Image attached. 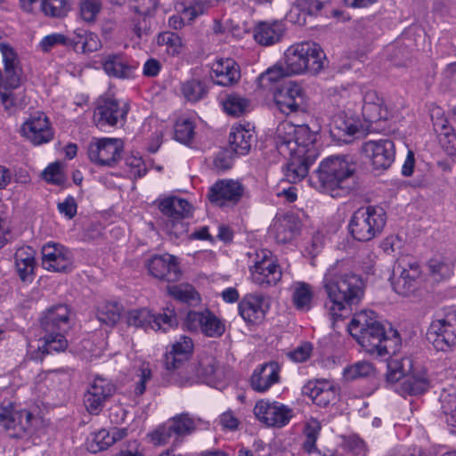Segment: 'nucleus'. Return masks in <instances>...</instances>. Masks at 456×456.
Returning a JSON list of instances; mask_svg holds the SVG:
<instances>
[{"instance_id": "obj_1", "label": "nucleus", "mask_w": 456, "mask_h": 456, "mask_svg": "<svg viewBox=\"0 0 456 456\" xmlns=\"http://www.w3.org/2000/svg\"><path fill=\"white\" fill-rule=\"evenodd\" d=\"M314 142L315 134L307 126L278 125L275 143L280 154L288 158L284 175L289 183H296L307 175L315 159Z\"/></svg>"}, {"instance_id": "obj_2", "label": "nucleus", "mask_w": 456, "mask_h": 456, "mask_svg": "<svg viewBox=\"0 0 456 456\" xmlns=\"http://www.w3.org/2000/svg\"><path fill=\"white\" fill-rule=\"evenodd\" d=\"M322 286L331 304L329 311L333 320L342 317V312L347 307L358 305L365 291L363 279L354 273L343 271L338 261L325 272Z\"/></svg>"}, {"instance_id": "obj_3", "label": "nucleus", "mask_w": 456, "mask_h": 456, "mask_svg": "<svg viewBox=\"0 0 456 456\" xmlns=\"http://www.w3.org/2000/svg\"><path fill=\"white\" fill-rule=\"evenodd\" d=\"M350 335L370 354L383 356L395 354L400 345L399 333L390 330L387 335L375 312L356 313L347 326Z\"/></svg>"}, {"instance_id": "obj_4", "label": "nucleus", "mask_w": 456, "mask_h": 456, "mask_svg": "<svg viewBox=\"0 0 456 456\" xmlns=\"http://www.w3.org/2000/svg\"><path fill=\"white\" fill-rule=\"evenodd\" d=\"M357 163L350 155H332L326 158L317 170L315 188L332 198L347 195L357 186Z\"/></svg>"}, {"instance_id": "obj_5", "label": "nucleus", "mask_w": 456, "mask_h": 456, "mask_svg": "<svg viewBox=\"0 0 456 456\" xmlns=\"http://www.w3.org/2000/svg\"><path fill=\"white\" fill-rule=\"evenodd\" d=\"M325 54L314 42H302L289 46L284 53L289 74H317L324 68Z\"/></svg>"}, {"instance_id": "obj_6", "label": "nucleus", "mask_w": 456, "mask_h": 456, "mask_svg": "<svg viewBox=\"0 0 456 456\" xmlns=\"http://www.w3.org/2000/svg\"><path fill=\"white\" fill-rule=\"evenodd\" d=\"M386 223L387 214L381 207H362L354 212L348 229L354 240L367 242L381 234Z\"/></svg>"}, {"instance_id": "obj_7", "label": "nucleus", "mask_w": 456, "mask_h": 456, "mask_svg": "<svg viewBox=\"0 0 456 456\" xmlns=\"http://www.w3.org/2000/svg\"><path fill=\"white\" fill-rule=\"evenodd\" d=\"M127 324L145 330L151 329L155 331L167 332L178 325L175 307L167 305L163 312L153 314L147 308L134 309L127 313Z\"/></svg>"}, {"instance_id": "obj_8", "label": "nucleus", "mask_w": 456, "mask_h": 456, "mask_svg": "<svg viewBox=\"0 0 456 456\" xmlns=\"http://www.w3.org/2000/svg\"><path fill=\"white\" fill-rule=\"evenodd\" d=\"M428 340L437 351L448 352L456 346V310L434 320L427 331Z\"/></svg>"}, {"instance_id": "obj_9", "label": "nucleus", "mask_w": 456, "mask_h": 456, "mask_svg": "<svg viewBox=\"0 0 456 456\" xmlns=\"http://www.w3.org/2000/svg\"><path fill=\"white\" fill-rule=\"evenodd\" d=\"M422 272L419 263L415 261L400 260L394 271L392 286L394 290L402 296H410L420 285Z\"/></svg>"}, {"instance_id": "obj_10", "label": "nucleus", "mask_w": 456, "mask_h": 456, "mask_svg": "<svg viewBox=\"0 0 456 456\" xmlns=\"http://www.w3.org/2000/svg\"><path fill=\"white\" fill-rule=\"evenodd\" d=\"M123 142L116 138L94 139L88 145L90 160L98 166L112 167L121 158Z\"/></svg>"}, {"instance_id": "obj_11", "label": "nucleus", "mask_w": 456, "mask_h": 456, "mask_svg": "<svg viewBox=\"0 0 456 456\" xmlns=\"http://www.w3.org/2000/svg\"><path fill=\"white\" fill-rule=\"evenodd\" d=\"M115 392L116 387L111 381L96 377L89 384L84 395V404L86 411L92 415H98Z\"/></svg>"}, {"instance_id": "obj_12", "label": "nucleus", "mask_w": 456, "mask_h": 456, "mask_svg": "<svg viewBox=\"0 0 456 456\" xmlns=\"http://www.w3.org/2000/svg\"><path fill=\"white\" fill-rule=\"evenodd\" d=\"M33 416L28 411H15L12 403L0 406V427L13 438L23 437L31 428Z\"/></svg>"}, {"instance_id": "obj_13", "label": "nucleus", "mask_w": 456, "mask_h": 456, "mask_svg": "<svg viewBox=\"0 0 456 456\" xmlns=\"http://www.w3.org/2000/svg\"><path fill=\"white\" fill-rule=\"evenodd\" d=\"M270 251L256 252L254 265L250 268L252 281L262 288L275 285L281 279V270L269 256Z\"/></svg>"}, {"instance_id": "obj_14", "label": "nucleus", "mask_w": 456, "mask_h": 456, "mask_svg": "<svg viewBox=\"0 0 456 456\" xmlns=\"http://www.w3.org/2000/svg\"><path fill=\"white\" fill-rule=\"evenodd\" d=\"M184 325L188 330L200 331L209 338H219L225 331L224 323L209 310L190 311L185 317Z\"/></svg>"}, {"instance_id": "obj_15", "label": "nucleus", "mask_w": 456, "mask_h": 456, "mask_svg": "<svg viewBox=\"0 0 456 456\" xmlns=\"http://www.w3.org/2000/svg\"><path fill=\"white\" fill-rule=\"evenodd\" d=\"M274 102L280 111L285 115L305 111V96L301 86L289 82L274 93Z\"/></svg>"}, {"instance_id": "obj_16", "label": "nucleus", "mask_w": 456, "mask_h": 456, "mask_svg": "<svg viewBox=\"0 0 456 456\" xmlns=\"http://www.w3.org/2000/svg\"><path fill=\"white\" fill-rule=\"evenodd\" d=\"M362 151L376 170H387L395 160V144L388 139L365 142Z\"/></svg>"}, {"instance_id": "obj_17", "label": "nucleus", "mask_w": 456, "mask_h": 456, "mask_svg": "<svg viewBox=\"0 0 456 456\" xmlns=\"http://www.w3.org/2000/svg\"><path fill=\"white\" fill-rule=\"evenodd\" d=\"M254 414L266 426L281 428L292 418V410L277 402L261 400L256 403Z\"/></svg>"}, {"instance_id": "obj_18", "label": "nucleus", "mask_w": 456, "mask_h": 456, "mask_svg": "<svg viewBox=\"0 0 456 456\" xmlns=\"http://www.w3.org/2000/svg\"><path fill=\"white\" fill-rule=\"evenodd\" d=\"M42 265L48 271L68 273L73 267V255L61 244L47 243L42 248Z\"/></svg>"}, {"instance_id": "obj_19", "label": "nucleus", "mask_w": 456, "mask_h": 456, "mask_svg": "<svg viewBox=\"0 0 456 456\" xmlns=\"http://www.w3.org/2000/svg\"><path fill=\"white\" fill-rule=\"evenodd\" d=\"M244 193V187L238 181L219 180L209 189L210 202L219 207L237 204Z\"/></svg>"}, {"instance_id": "obj_20", "label": "nucleus", "mask_w": 456, "mask_h": 456, "mask_svg": "<svg viewBox=\"0 0 456 456\" xmlns=\"http://www.w3.org/2000/svg\"><path fill=\"white\" fill-rule=\"evenodd\" d=\"M21 132L36 145L50 142L53 132L47 116L44 112H36L23 123Z\"/></svg>"}, {"instance_id": "obj_21", "label": "nucleus", "mask_w": 456, "mask_h": 456, "mask_svg": "<svg viewBox=\"0 0 456 456\" xmlns=\"http://www.w3.org/2000/svg\"><path fill=\"white\" fill-rule=\"evenodd\" d=\"M146 267L151 276L167 282L177 281L182 275L175 257L168 254L153 256Z\"/></svg>"}, {"instance_id": "obj_22", "label": "nucleus", "mask_w": 456, "mask_h": 456, "mask_svg": "<svg viewBox=\"0 0 456 456\" xmlns=\"http://www.w3.org/2000/svg\"><path fill=\"white\" fill-rule=\"evenodd\" d=\"M127 110L120 108L118 101L105 98L99 102L94 112V123L100 130L114 126L119 119H124Z\"/></svg>"}, {"instance_id": "obj_23", "label": "nucleus", "mask_w": 456, "mask_h": 456, "mask_svg": "<svg viewBox=\"0 0 456 456\" xmlns=\"http://www.w3.org/2000/svg\"><path fill=\"white\" fill-rule=\"evenodd\" d=\"M303 393L320 407H327L335 403L338 395V387L326 379L308 381L303 387Z\"/></svg>"}, {"instance_id": "obj_24", "label": "nucleus", "mask_w": 456, "mask_h": 456, "mask_svg": "<svg viewBox=\"0 0 456 456\" xmlns=\"http://www.w3.org/2000/svg\"><path fill=\"white\" fill-rule=\"evenodd\" d=\"M102 66L108 76L126 79L133 76L138 64L123 53H110L102 58Z\"/></svg>"}, {"instance_id": "obj_25", "label": "nucleus", "mask_w": 456, "mask_h": 456, "mask_svg": "<svg viewBox=\"0 0 456 456\" xmlns=\"http://www.w3.org/2000/svg\"><path fill=\"white\" fill-rule=\"evenodd\" d=\"M0 52L3 57L4 82L12 88L20 85L22 68L15 50L7 43H0Z\"/></svg>"}, {"instance_id": "obj_26", "label": "nucleus", "mask_w": 456, "mask_h": 456, "mask_svg": "<svg viewBox=\"0 0 456 456\" xmlns=\"http://www.w3.org/2000/svg\"><path fill=\"white\" fill-rule=\"evenodd\" d=\"M362 112L364 119L368 122L387 120L389 118L384 99L373 89L362 91Z\"/></svg>"}, {"instance_id": "obj_27", "label": "nucleus", "mask_w": 456, "mask_h": 456, "mask_svg": "<svg viewBox=\"0 0 456 456\" xmlns=\"http://www.w3.org/2000/svg\"><path fill=\"white\" fill-rule=\"evenodd\" d=\"M214 73V82L223 86H231L236 84L240 78L239 65L233 59H218L211 66Z\"/></svg>"}, {"instance_id": "obj_28", "label": "nucleus", "mask_w": 456, "mask_h": 456, "mask_svg": "<svg viewBox=\"0 0 456 456\" xmlns=\"http://www.w3.org/2000/svg\"><path fill=\"white\" fill-rule=\"evenodd\" d=\"M265 297L260 294H248L239 304V313L243 320L251 324L260 322L265 314Z\"/></svg>"}, {"instance_id": "obj_29", "label": "nucleus", "mask_w": 456, "mask_h": 456, "mask_svg": "<svg viewBox=\"0 0 456 456\" xmlns=\"http://www.w3.org/2000/svg\"><path fill=\"white\" fill-rule=\"evenodd\" d=\"M193 351V342L190 337L181 336L165 355V365L167 370L179 369L189 360Z\"/></svg>"}, {"instance_id": "obj_30", "label": "nucleus", "mask_w": 456, "mask_h": 456, "mask_svg": "<svg viewBox=\"0 0 456 456\" xmlns=\"http://www.w3.org/2000/svg\"><path fill=\"white\" fill-rule=\"evenodd\" d=\"M280 366L275 362L261 365L254 370L250 384L256 392H265L280 380Z\"/></svg>"}, {"instance_id": "obj_31", "label": "nucleus", "mask_w": 456, "mask_h": 456, "mask_svg": "<svg viewBox=\"0 0 456 456\" xmlns=\"http://www.w3.org/2000/svg\"><path fill=\"white\" fill-rule=\"evenodd\" d=\"M298 230V219L293 215L285 214L274 220L270 233L278 243H288L294 239Z\"/></svg>"}, {"instance_id": "obj_32", "label": "nucleus", "mask_w": 456, "mask_h": 456, "mask_svg": "<svg viewBox=\"0 0 456 456\" xmlns=\"http://www.w3.org/2000/svg\"><path fill=\"white\" fill-rule=\"evenodd\" d=\"M159 208L173 226L180 220L189 217L191 211V206L186 200L175 196L162 200Z\"/></svg>"}, {"instance_id": "obj_33", "label": "nucleus", "mask_w": 456, "mask_h": 456, "mask_svg": "<svg viewBox=\"0 0 456 456\" xmlns=\"http://www.w3.org/2000/svg\"><path fill=\"white\" fill-rule=\"evenodd\" d=\"M429 380L423 369H416L411 374L405 375L400 384L398 393L403 395H418L428 391Z\"/></svg>"}, {"instance_id": "obj_34", "label": "nucleus", "mask_w": 456, "mask_h": 456, "mask_svg": "<svg viewBox=\"0 0 456 456\" xmlns=\"http://www.w3.org/2000/svg\"><path fill=\"white\" fill-rule=\"evenodd\" d=\"M284 33V26L280 21H261L254 28V38L262 45L269 46L278 43Z\"/></svg>"}, {"instance_id": "obj_35", "label": "nucleus", "mask_w": 456, "mask_h": 456, "mask_svg": "<svg viewBox=\"0 0 456 456\" xmlns=\"http://www.w3.org/2000/svg\"><path fill=\"white\" fill-rule=\"evenodd\" d=\"M330 0H296L289 12L291 21L298 25L305 24L306 16L316 15Z\"/></svg>"}, {"instance_id": "obj_36", "label": "nucleus", "mask_w": 456, "mask_h": 456, "mask_svg": "<svg viewBox=\"0 0 456 456\" xmlns=\"http://www.w3.org/2000/svg\"><path fill=\"white\" fill-rule=\"evenodd\" d=\"M229 142L234 152L246 155L249 152L252 143L255 142L254 132L246 129L241 125L234 126L230 133Z\"/></svg>"}, {"instance_id": "obj_37", "label": "nucleus", "mask_w": 456, "mask_h": 456, "mask_svg": "<svg viewBox=\"0 0 456 456\" xmlns=\"http://www.w3.org/2000/svg\"><path fill=\"white\" fill-rule=\"evenodd\" d=\"M69 322V309L66 305L51 307L41 319V326L45 332L61 330Z\"/></svg>"}, {"instance_id": "obj_38", "label": "nucleus", "mask_w": 456, "mask_h": 456, "mask_svg": "<svg viewBox=\"0 0 456 456\" xmlns=\"http://www.w3.org/2000/svg\"><path fill=\"white\" fill-rule=\"evenodd\" d=\"M292 302L299 311H308L312 307L314 290L310 284L295 281L290 287Z\"/></svg>"}, {"instance_id": "obj_39", "label": "nucleus", "mask_w": 456, "mask_h": 456, "mask_svg": "<svg viewBox=\"0 0 456 456\" xmlns=\"http://www.w3.org/2000/svg\"><path fill=\"white\" fill-rule=\"evenodd\" d=\"M44 341L45 344L43 347H38V350L33 353L32 357L34 359L42 360L45 354L63 352L68 347L67 339L62 334L57 332V330L45 332Z\"/></svg>"}, {"instance_id": "obj_40", "label": "nucleus", "mask_w": 456, "mask_h": 456, "mask_svg": "<svg viewBox=\"0 0 456 456\" xmlns=\"http://www.w3.org/2000/svg\"><path fill=\"white\" fill-rule=\"evenodd\" d=\"M196 375L205 381H212L221 376L219 362L214 355L202 354L195 366Z\"/></svg>"}, {"instance_id": "obj_41", "label": "nucleus", "mask_w": 456, "mask_h": 456, "mask_svg": "<svg viewBox=\"0 0 456 456\" xmlns=\"http://www.w3.org/2000/svg\"><path fill=\"white\" fill-rule=\"evenodd\" d=\"M387 368V380L391 383L403 379L405 375L411 374L416 370L411 357L392 358L388 362Z\"/></svg>"}, {"instance_id": "obj_42", "label": "nucleus", "mask_w": 456, "mask_h": 456, "mask_svg": "<svg viewBox=\"0 0 456 456\" xmlns=\"http://www.w3.org/2000/svg\"><path fill=\"white\" fill-rule=\"evenodd\" d=\"M322 425L316 419H308L304 426L303 435L305 440L302 444V449L308 454L320 455V452L316 447V441L320 436Z\"/></svg>"}, {"instance_id": "obj_43", "label": "nucleus", "mask_w": 456, "mask_h": 456, "mask_svg": "<svg viewBox=\"0 0 456 456\" xmlns=\"http://www.w3.org/2000/svg\"><path fill=\"white\" fill-rule=\"evenodd\" d=\"M181 93L186 101L197 102L208 95V87L205 81L191 78L181 85Z\"/></svg>"}, {"instance_id": "obj_44", "label": "nucleus", "mask_w": 456, "mask_h": 456, "mask_svg": "<svg viewBox=\"0 0 456 456\" xmlns=\"http://www.w3.org/2000/svg\"><path fill=\"white\" fill-rule=\"evenodd\" d=\"M15 266L20 278L25 281L32 274L35 265L33 250L30 248H20L14 255Z\"/></svg>"}, {"instance_id": "obj_45", "label": "nucleus", "mask_w": 456, "mask_h": 456, "mask_svg": "<svg viewBox=\"0 0 456 456\" xmlns=\"http://www.w3.org/2000/svg\"><path fill=\"white\" fill-rule=\"evenodd\" d=\"M167 292L175 299L190 305H196L200 300L199 293L188 283L167 286Z\"/></svg>"}, {"instance_id": "obj_46", "label": "nucleus", "mask_w": 456, "mask_h": 456, "mask_svg": "<svg viewBox=\"0 0 456 456\" xmlns=\"http://www.w3.org/2000/svg\"><path fill=\"white\" fill-rule=\"evenodd\" d=\"M102 44L94 33H77L72 37V48L83 53H93L100 49Z\"/></svg>"}, {"instance_id": "obj_47", "label": "nucleus", "mask_w": 456, "mask_h": 456, "mask_svg": "<svg viewBox=\"0 0 456 456\" xmlns=\"http://www.w3.org/2000/svg\"><path fill=\"white\" fill-rule=\"evenodd\" d=\"M249 102L241 95L232 93L225 96L222 101L224 110L230 116L240 117L244 114L248 107Z\"/></svg>"}, {"instance_id": "obj_48", "label": "nucleus", "mask_w": 456, "mask_h": 456, "mask_svg": "<svg viewBox=\"0 0 456 456\" xmlns=\"http://www.w3.org/2000/svg\"><path fill=\"white\" fill-rule=\"evenodd\" d=\"M429 273L436 281L449 279L453 273V264L442 258H433L428 264Z\"/></svg>"}, {"instance_id": "obj_49", "label": "nucleus", "mask_w": 456, "mask_h": 456, "mask_svg": "<svg viewBox=\"0 0 456 456\" xmlns=\"http://www.w3.org/2000/svg\"><path fill=\"white\" fill-rule=\"evenodd\" d=\"M195 124L185 117L179 118L175 124V139L183 144H189L194 138Z\"/></svg>"}, {"instance_id": "obj_50", "label": "nucleus", "mask_w": 456, "mask_h": 456, "mask_svg": "<svg viewBox=\"0 0 456 456\" xmlns=\"http://www.w3.org/2000/svg\"><path fill=\"white\" fill-rule=\"evenodd\" d=\"M175 430V440L179 437L190 435L197 426V420L191 418L188 413H182L174 417L170 422Z\"/></svg>"}, {"instance_id": "obj_51", "label": "nucleus", "mask_w": 456, "mask_h": 456, "mask_svg": "<svg viewBox=\"0 0 456 456\" xmlns=\"http://www.w3.org/2000/svg\"><path fill=\"white\" fill-rule=\"evenodd\" d=\"M121 314V306L118 303L107 302L100 305L97 309V318L102 323L110 326L115 325Z\"/></svg>"}, {"instance_id": "obj_52", "label": "nucleus", "mask_w": 456, "mask_h": 456, "mask_svg": "<svg viewBox=\"0 0 456 456\" xmlns=\"http://www.w3.org/2000/svg\"><path fill=\"white\" fill-rule=\"evenodd\" d=\"M158 44L167 46V52L171 55H178L184 49L182 37L175 32L165 31L158 37Z\"/></svg>"}, {"instance_id": "obj_53", "label": "nucleus", "mask_w": 456, "mask_h": 456, "mask_svg": "<svg viewBox=\"0 0 456 456\" xmlns=\"http://www.w3.org/2000/svg\"><path fill=\"white\" fill-rule=\"evenodd\" d=\"M113 444L114 440L110 437V432L101 429L91 435V438L87 441V448L91 452L96 453L108 449Z\"/></svg>"}, {"instance_id": "obj_54", "label": "nucleus", "mask_w": 456, "mask_h": 456, "mask_svg": "<svg viewBox=\"0 0 456 456\" xmlns=\"http://www.w3.org/2000/svg\"><path fill=\"white\" fill-rule=\"evenodd\" d=\"M70 9L68 0H43L41 10L45 15L53 18L66 16Z\"/></svg>"}, {"instance_id": "obj_55", "label": "nucleus", "mask_w": 456, "mask_h": 456, "mask_svg": "<svg viewBox=\"0 0 456 456\" xmlns=\"http://www.w3.org/2000/svg\"><path fill=\"white\" fill-rule=\"evenodd\" d=\"M289 74L288 68L281 65H274L273 67L268 69L265 72L262 73L259 77L260 83L262 86L268 87L271 85L279 82L281 79L287 76H290Z\"/></svg>"}, {"instance_id": "obj_56", "label": "nucleus", "mask_w": 456, "mask_h": 456, "mask_svg": "<svg viewBox=\"0 0 456 456\" xmlns=\"http://www.w3.org/2000/svg\"><path fill=\"white\" fill-rule=\"evenodd\" d=\"M373 366L368 362H358L344 370V378L354 380L358 378L367 377L373 372Z\"/></svg>"}, {"instance_id": "obj_57", "label": "nucleus", "mask_w": 456, "mask_h": 456, "mask_svg": "<svg viewBox=\"0 0 456 456\" xmlns=\"http://www.w3.org/2000/svg\"><path fill=\"white\" fill-rule=\"evenodd\" d=\"M58 45L71 46L72 37H66L63 34L54 33L45 37L40 42V47L43 52H50Z\"/></svg>"}, {"instance_id": "obj_58", "label": "nucleus", "mask_w": 456, "mask_h": 456, "mask_svg": "<svg viewBox=\"0 0 456 456\" xmlns=\"http://www.w3.org/2000/svg\"><path fill=\"white\" fill-rule=\"evenodd\" d=\"M102 10L99 0H84L80 3V15L86 21H94Z\"/></svg>"}, {"instance_id": "obj_59", "label": "nucleus", "mask_w": 456, "mask_h": 456, "mask_svg": "<svg viewBox=\"0 0 456 456\" xmlns=\"http://www.w3.org/2000/svg\"><path fill=\"white\" fill-rule=\"evenodd\" d=\"M0 100L5 110H10L12 107L21 108L25 105L24 98L18 97L12 89H2L0 91Z\"/></svg>"}, {"instance_id": "obj_60", "label": "nucleus", "mask_w": 456, "mask_h": 456, "mask_svg": "<svg viewBox=\"0 0 456 456\" xmlns=\"http://www.w3.org/2000/svg\"><path fill=\"white\" fill-rule=\"evenodd\" d=\"M443 410L446 415V421L452 427H456V394L448 395L443 404Z\"/></svg>"}, {"instance_id": "obj_61", "label": "nucleus", "mask_w": 456, "mask_h": 456, "mask_svg": "<svg viewBox=\"0 0 456 456\" xmlns=\"http://www.w3.org/2000/svg\"><path fill=\"white\" fill-rule=\"evenodd\" d=\"M336 129L338 130V134L336 135L339 137V140H342L345 142H351V137L358 132L357 125L350 120L342 121Z\"/></svg>"}, {"instance_id": "obj_62", "label": "nucleus", "mask_w": 456, "mask_h": 456, "mask_svg": "<svg viewBox=\"0 0 456 456\" xmlns=\"http://www.w3.org/2000/svg\"><path fill=\"white\" fill-rule=\"evenodd\" d=\"M175 436V430L172 428V424L169 423L167 426H163L159 428L152 435V441L156 444H166L169 442L170 438ZM177 440L175 439V442H177Z\"/></svg>"}, {"instance_id": "obj_63", "label": "nucleus", "mask_w": 456, "mask_h": 456, "mask_svg": "<svg viewBox=\"0 0 456 456\" xmlns=\"http://www.w3.org/2000/svg\"><path fill=\"white\" fill-rule=\"evenodd\" d=\"M43 176L45 181L54 184H60L63 181L61 166L58 163L49 165L43 172Z\"/></svg>"}, {"instance_id": "obj_64", "label": "nucleus", "mask_w": 456, "mask_h": 456, "mask_svg": "<svg viewBox=\"0 0 456 456\" xmlns=\"http://www.w3.org/2000/svg\"><path fill=\"white\" fill-rule=\"evenodd\" d=\"M346 447L355 456L366 455V445L362 439L357 436H350L346 440Z\"/></svg>"}]
</instances>
